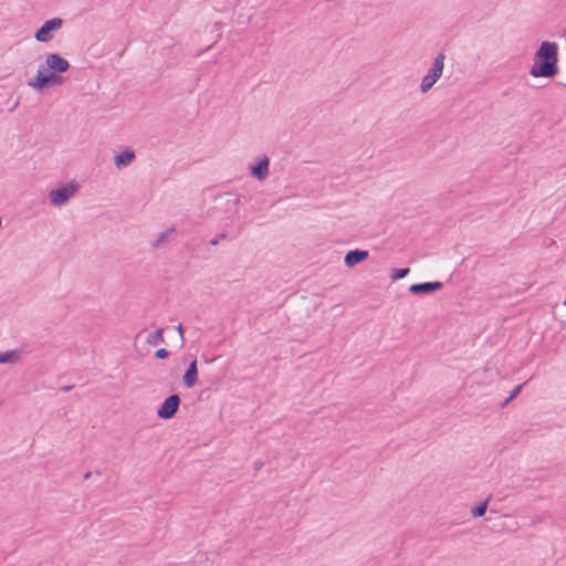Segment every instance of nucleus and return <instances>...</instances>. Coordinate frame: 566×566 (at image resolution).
Masks as SVG:
<instances>
[{
  "label": "nucleus",
  "mask_w": 566,
  "mask_h": 566,
  "mask_svg": "<svg viewBox=\"0 0 566 566\" xmlns=\"http://www.w3.org/2000/svg\"><path fill=\"white\" fill-rule=\"evenodd\" d=\"M558 45L544 41L535 53V61L530 70L534 77H554L558 73Z\"/></svg>",
  "instance_id": "nucleus-1"
},
{
  "label": "nucleus",
  "mask_w": 566,
  "mask_h": 566,
  "mask_svg": "<svg viewBox=\"0 0 566 566\" xmlns=\"http://www.w3.org/2000/svg\"><path fill=\"white\" fill-rule=\"evenodd\" d=\"M65 78L59 73H54L40 66L36 75L28 81V86L32 87L38 92H43L49 87L62 85Z\"/></svg>",
  "instance_id": "nucleus-2"
},
{
  "label": "nucleus",
  "mask_w": 566,
  "mask_h": 566,
  "mask_svg": "<svg viewBox=\"0 0 566 566\" xmlns=\"http://www.w3.org/2000/svg\"><path fill=\"white\" fill-rule=\"evenodd\" d=\"M78 190L80 184L76 180H71L57 188L52 189L49 192L51 205L54 207H61L65 205Z\"/></svg>",
  "instance_id": "nucleus-3"
},
{
  "label": "nucleus",
  "mask_w": 566,
  "mask_h": 566,
  "mask_svg": "<svg viewBox=\"0 0 566 566\" xmlns=\"http://www.w3.org/2000/svg\"><path fill=\"white\" fill-rule=\"evenodd\" d=\"M444 59L446 56L443 53H439L434 57L432 66L429 69L428 73L421 81L420 90L422 93H427L429 90H431L436 82L441 77L444 66Z\"/></svg>",
  "instance_id": "nucleus-4"
},
{
  "label": "nucleus",
  "mask_w": 566,
  "mask_h": 566,
  "mask_svg": "<svg viewBox=\"0 0 566 566\" xmlns=\"http://www.w3.org/2000/svg\"><path fill=\"white\" fill-rule=\"evenodd\" d=\"M63 25L61 18H52L46 20L34 33L36 41L48 43L54 38V33L59 31Z\"/></svg>",
  "instance_id": "nucleus-5"
},
{
  "label": "nucleus",
  "mask_w": 566,
  "mask_h": 566,
  "mask_svg": "<svg viewBox=\"0 0 566 566\" xmlns=\"http://www.w3.org/2000/svg\"><path fill=\"white\" fill-rule=\"evenodd\" d=\"M181 403L180 397L177 394H171L160 403L157 409V417L161 420L172 419Z\"/></svg>",
  "instance_id": "nucleus-6"
},
{
  "label": "nucleus",
  "mask_w": 566,
  "mask_h": 566,
  "mask_svg": "<svg viewBox=\"0 0 566 566\" xmlns=\"http://www.w3.org/2000/svg\"><path fill=\"white\" fill-rule=\"evenodd\" d=\"M69 61L59 53H49L45 57V69L54 73H65L70 69Z\"/></svg>",
  "instance_id": "nucleus-7"
},
{
  "label": "nucleus",
  "mask_w": 566,
  "mask_h": 566,
  "mask_svg": "<svg viewBox=\"0 0 566 566\" xmlns=\"http://www.w3.org/2000/svg\"><path fill=\"white\" fill-rule=\"evenodd\" d=\"M270 159L266 155L258 157L254 164L250 165V175L262 181L269 176Z\"/></svg>",
  "instance_id": "nucleus-8"
},
{
  "label": "nucleus",
  "mask_w": 566,
  "mask_h": 566,
  "mask_svg": "<svg viewBox=\"0 0 566 566\" xmlns=\"http://www.w3.org/2000/svg\"><path fill=\"white\" fill-rule=\"evenodd\" d=\"M443 287V283L440 281L415 283L409 286V292L415 295H428Z\"/></svg>",
  "instance_id": "nucleus-9"
},
{
  "label": "nucleus",
  "mask_w": 566,
  "mask_h": 566,
  "mask_svg": "<svg viewBox=\"0 0 566 566\" xmlns=\"http://www.w3.org/2000/svg\"><path fill=\"white\" fill-rule=\"evenodd\" d=\"M198 373H199L198 371V361H197V358H193L189 363L185 374L182 375V384L186 388L190 389L197 385Z\"/></svg>",
  "instance_id": "nucleus-10"
},
{
  "label": "nucleus",
  "mask_w": 566,
  "mask_h": 566,
  "mask_svg": "<svg viewBox=\"0 0 566 566\" xmlns=\"http://www.w3.org/2000/svg\"><path fill=\"white\" fill-rule=\"evenodd\" d=\"M136 158L135 151L126 147L120 153L115 155L114 157V165L117 169H123L128 167Z\"/></svg>",
  "instance_id": "nucleus-11"
},
{
  "label": "nucleus",
  "mask_w": 566,
  "mask_h": 566,
  "mask_svg": "<svg viewBox=\"0 0 566 566\" xmlns=\"http://www.w3.org/2000/svg\"><path fill=\"white\" fill-rule=\"evenodd\" d=\"M369 253L367 250L354 249L348 251L345 254L344 262L348 268H354L355 265L361 263L368 258Z\"/></svg>",
  "instance_id": "nucleus-12"
},
{
  "label": "nucleus",
  "mask_w": 566,
  "mask_h": 566,
  "mask_svg": "<svg viewBox=\"0 0 566 566\" xmlns=\"http://www.w3.org/2000/svg\"><path fill=\"white\" fill-rule=\"evenodd\" d=\"M21 358V352L19 349H12L0 353V364H15Z\"/></svg>",
  "instance_id": "nucleus-13"
},
{
  "label": "nucleus",
  "mask_w": 566,
  "mask_h": 566,
  "mask_svg": "<svg viewBox=\"0 0 566 566\" xmlns=\"http://www.w3.org/2000/svg\"><path fill=\"white\" fill-rule=\"evenodd\" d=\"M164 342H165V339H164V329L163 328L156 329L155 332L150 333L146 338V343L149 345H153V346H157Z\"/></svg>",
  "instance_id": "nucleus-14"
},
{
  "label": "nucleus",
  "mask_w": 566,
  "mask_h": 566,
  "mask_svg": "<svg viewBox=\"0 0 566 566\" xmlns=\"http://www.w3.org/2000/svg\"><path fill=\"white\" fill-rule=\"evenodd\" d=\"M176 231L175 226L167 228L165 231L160 232L158 238L151 243L154 249L159 248L164 242L167 241L169 234Z\"/></svg>",
  "instance_id": "nucleus-15"
},
{
  "label": "nucleus",
  "mask_w": 566,
  "mask_h": 566,
  "mask_svg": "<svg viewBox=\"0 0 566 566\" xmlns=\"http://www.w3.org/2000/svg\"><path fill=\"white\" fill-rule=\"evenodd\" d=\"M489 501H490V496L486 500L481 501L475 506H473L471 510V515L473 517L483 516L488 510Z\"/></svg>",
  "instance_id": "nucleus-16"
},
{
  "label": "nucleus",
  "mask_w": 566,
  "mask_h": 566,
  "mask_svg": "<svg viewBox=\"0 0 566 566\" xmlns=\"http://www.w3.org/2000/svg\"><path fill=\"white\" fill-rule=\"evenodd\" d=\"M409 273H410L409 268H395L390 272V279L392 281H397V280L406 277Z\"/></svg>",
  "instance_id": "nucleus-17"
},
{
  "label": "nucleus",
  "mask_w": 566,
  "mask_h": 566,
  "mask_svg": "<svg viewBox=\"0 0 566 566\" xmlns=\"http://www.w3.org/2000/svg\"><path fill=\"white\" fill-rule=\"evenodd\" d=\"M170 355V352L166 348H159L155 352V357L158 358V359H166L168 358Z\"/></svg>",
  "instance_id": "nucleus-18"
},
{
  "label": "nucleus",
  "mask_w": 566,
  "mask_h": 566,
  "mask_svg": "<svg viewBox=\"0 0 566 566\" xmlns=\"http://www.w3.org/2000/svg\"><path fill=\"white\" fill-rule=\"evenodd\" d=\"M524 385H525V384L517 385V386H516V387L511 391V394H510V396H509V400H513L514 398H516V397L520 395V392L522 391V389H523V386H524Z\"/></svg>",
  "instance_id": "nucleus-19"
},
{
  "label": "nucleus",
  "mask_w": 566,
  "mask_h": 566,
  "mask_svg": "<svg viewBox=\"0 0 566 566\" xmlns=\"http://www.w3.org/2000/svg\"><path fill=\"white\" fill-rule=\"evenodd\" d=\"M227 235H228L227 233H221V234H219L218 237H216V238L211 239L209 243H210L211 245H217V244L219 243V241H220V240H222V239H226V238H227Z\"/></svg>",
  "instance_id": "nucleus-20"
},
{
  "label": "nucleus",
  "mask_w": 566,
  "mask_h": 566,
  "mask_svg": "<svg viewBox=\"0 0 566 566\" xmlns=\"http://www.w3.org/2000/svg\"><path fill=\"white\" fill-rule=\"evenodd\" d=\"M176 328H177V331H178V333H179V335H180L181 344H184V340H185V338H184V332H185V331H184V326H182V324H179Z\"/></svg>",
  "instance_id": "nucleus-21"
},
{
  "label": "nucleus",
  "mask_w": 566,
  "mask_h": 566,
  "mask_svg": "<svg viewBox=\"0 0 566 566\" xmlns=\"http://www.w3.org/2000/svg\"><path fill=\"white\" fill-rule=\"evenodd\" d=\"M73 385H67V386H63L60 388V390H62L63 392H69L73 389Z\"/></svg>",
  "instance_id": "nucleus-22"
},
{
  "label": "nucleus",
  "mask_w": 566,
  "mask_h": 566,
  "mask_svg": "<svg viewBox=\"0 0 566 566\" xmlns=\"http://www.w3.org/2000/svg\"><path fill=\"white\" fill-rule=\"evenodd\" d=\"M263 467V463L261 461H255L254 462V469L258 471L260 470L261 468Z\"/></svg>",
  "instance_id": "nucleus-23"
},
{
  "label": "nucleus",
  "mask_w": 566,
  "mask_h": 566,
  "mask_svg": "<svg viewBox=\"0 0 566 566\" xmlns=\"http://www.w3.org/2000/svg\"><path fill=\"white\" fill-rule=\"evenodd\" d=\"M242 198H243V199H245V197H244V196H238V197L235 198V205H240V203H241Z\"/></svg>",
  "instance_id": "nucleus-24"
},
{
  "label": "nucleus",
  "mask_w": 566,
  "mask_h": 566,
  "mask_svg": "<svg viewBox=\"0 0 566 566\" xmlns=\"http://www.w3.org/2000/svg\"><path fill=\"white\" fill-rule=\"evenodd\" d=\"M509 397L501 403V407L504 408L510 403Z\"/></svg>",
  "instance_id": "nucleus-25"
},
{
  "label": "nucleus",
  "mask_w": 566,
  "mask_h": 566,
  "mask_svg": "<svg viewBox=\"0 0 566 566\" xmlns=\"http://www.w3.org/2000/svg\"><path fill=\"white\" fill-rule=\"evenodd\" d=\"M91 475H92V472H90V471H88V472H86V473L84 474V480H88V479L91 478Z\"/></svg>",
  "instance_id": "nucleus-26"
},
{
  "label": "nucleus",
  "mask_w": 566,
  "mask_h": 566,
  "mask_svg": "<svg viewBox=\"0 0 566 566\" xmlns=\"http://www.w3.org/2000/svg\"><path fill=\"white\" fill-rule=\"evenodd\" d=\"M2 405V401L0 400V406Z\"/></svg>",
  "instance_id": "nucleus-27"
}]
</instances>
